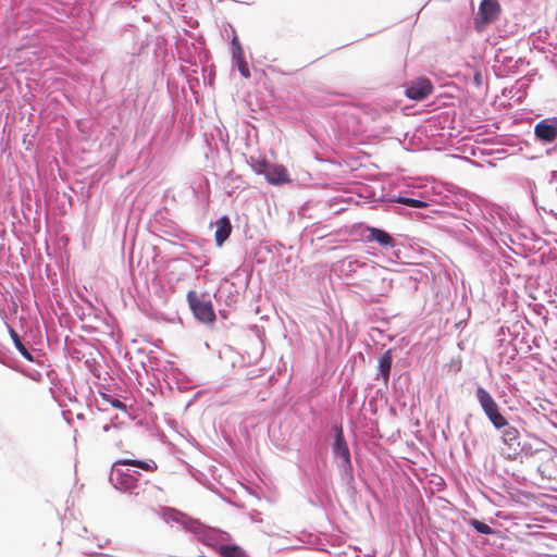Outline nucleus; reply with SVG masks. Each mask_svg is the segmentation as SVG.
Returning a JSON list of instances; mask_svg holds the SVG:
<instances>
[{
    "instance_id": "cd10ccee",
    "label": "nucleus",
    "mask_w": 557,
    "mask_h": 557,
    "mask_svg": "<svg viewBox=\"0 0 557 557\" xmlns=\"http://www.w3.org/2000/svg\"><path fill=\"white\" fill-rule=\"evenodd\" d=\"M549 178H548V187L550 189L552 194H555L557 197V171L549 172Z\"/></svg>"
},
{
    "instance_id": "e433bc0d",
    "label": "nucleus",
    "mask_w": 557,
    "mask_h": 557,
    "mask_svg": "<svg viewBox=\"0 0 557 557\" xmlns=\"http://www.w3.org/2000/svg\"><path fill=\"white\" fill-rule=\"evenodd\" d=\"M519 327H520V325H519L518 323H515V324L512 325V329H513V331H515V332H517V330H518Z\"/></svg>"
},
{
    "instance_id": "f03ea898",
    "label": "nucleus",
    "mask_w": 557,
    "mask_h": 557,
    "mask_svg": "<svg viewBox=\"0 0 557 557\" xmlns=\"http://www.w3.org/2000/svg\"><path fill=\"white\" fill-rule=\"evenodd\" d=\"M475 398L480 404L487 420L496 430H503L502 440L508 449L515 454V451H521L519 447L520 442L523 440L518 429L509 425L507 419L503 416L499 407L493 396L483 386H478L475 389Z\"/></svg>"
},
{
    "instance_id": "1a4fd4ad",
    "label": "nucleus",
    "mask_w": 557,
    "mask_h": 557,
    "mask_svg": "<svg viewBox=\"0 0 557 557\" xmlns=\"http://www.w3.org/2000/svg\"><path fill=\"white\" fill-rule=\"evenodd\" d=\"M151 387H147V393L150 396L144 397L141 394V413H145V420L156 421L159 420L158 413L153 408L162 401V393L158 389V386L154 383H150ZM144 424V419H141V425Z\"/></svg>"
},
{
    "instance_id": "bb28decb",
    "label": "nucleus",
    "mask_w": 557,
    "mask_h": 557,
    "mask_svg": "<svg viewBox=\"0 0 557 557\" xmlns=\"http://www.w3.org/2000/svg\"><path fill=\"white\" fill-rule=\"evenodd\" d=\"M519 447L521 448V451H515L513 457L518 455L532 456L540 450L539 447H533L530 442L524 440L520 442Z\"/></svg>"
},
{
    "instance_id": "9d476101",
    "label": "nucleus",
    "mask_w": 557,
    "mask_h": 557,
    "mask_svg": "<svg viewBox=\"0 0 557 557\" xmlns=\"http://www.w3.org/2000/svg\"><path fill=\"white\" fill-rule=\"evenodd\" d=\"M534 135L544 144L557 140V117H546L537 122L534 126Z\"/></svg>"
},
{
    "instance_id": "f8f14e48",
    "label": "nucleus",
    "mask_w": 557,
    "mask_h": 557,
    "mask_svg": "<svg viewBox=\"0 0 557 557\" xmlns=\"http://www.w3.org/2000/svg\"><path fill=\"white\" fill-rule=\"evenodd\" d=\"M387 202L392 205H399V207H395V209L400 214L408 213L407 209H422L429 207V203L424 200L403 195L392 196L387 199Z\"/></svg>"
},
{
    "instance_id": "4be33fe9",
    "label": "nucleus",
    "mask_w": 557,
    "mask_h": 557,
    "mask_svg": "<svg viewBox=\"0 0 557 557\" xmlns=\"http://www.w3.org/2000/svg\"><path fill=\"white\" fill-rule=\"evenodd\" d=\"M216 552L221 557H245L246 556L245 550L235 544L220 545V546H218Z\"/></svg>"
},
{
    "instance_id": "412c9836",
    "label": "nucleus",
    "mask_w": 557,
    "mask_h": 557,
    "mask_svg": "<svg viewBox=\"0 0 557 557\" xmlns=\"http://www.w3.org/2000/svg\"><path fill=\"white\" fill-rule=\"evenodd\" d=\"M339 462L337 463L341 476L344 481L347 483H350L354 481V469H352V462L351 457L338 459Z\"/></svg>"
},
{
    "instance_id": "423d86ee",
    "label": "nucleus",
    "mask_w": 557,
    "mask_h": 557,
    "mask_svg": "<svg viewBox=\"0 0 557 557\" xmlns=\"http://www.w3.org/2000/svg\"><path fill=\"white\" fill-rule=\"evenodd\" d=\"M456 207L458 211L457 218L461 220V222H458L454 226H449L447 228V232L454 236L458 242L461 244L468 246L469 248L479 251L481 248V245L478 240V237L475 235L476 230L475 227L469 223L467 220L462 219V216H466L469 219V214L467 212H461L459 210L458 200L456 201Z\"/></svg>"
},
{
    "instance_id": "6ab92c4d",
    "label": "nucleus",
    "mask_w": 557,
    "mask_h": 557,
    "mask_svg": "<svg viewBox=\"0 0 557 557\" xmlns=\"http://www.w3.org/2000/svg\"><path fill=\"white\" fill-rule=\"evenodd\" d=\"M190 188L196 198L205 199L209 197V182L203 175H196L190 182Z\"/></svg>"
},
{
    "instance_id": "0eeeda50",
    "label": "nucleus",
    "mask_w": 557,
    "mask_h": 557,
    "mask_svg": "<svg viewBox=\"0 0 557 557\" xmlns=\"http://www.w3.org/2000/svg\"><path fill=\"white\" fill-rule=\"evenodd\" d=\"M187 301L194 317L201 323H213L215 313L209 295L189 290Z\"/></svg>"
},
{
    "instance_id": "2eb2a0df",
    "label": "nucleus",
    "mask_w": 557,
    "mask_h": 557,
    "mask_svg": "<svg viewBox=\"0 0 557 557\" xmlns=\"http://www.w3.org/2000/svg\"><path fill=\"white\" fill-rule=\"evenodd\" d=\"M231 50L233 62L236 64L240 75L245 78H249L250 71L244 58V51L237 36H234L231 41Z\"/></svg>"
},
{
    "instance_id": "2f4dec72",
    "label": "nucleus",
    "mask_w": 557,
    "mask_h": 557,
    "mask_svg": "<svg viewBox=\"0 0 557 557\" xmlns=\"http://www.w3.org/2000/svg\"><path fill=\"white\" fill-rule=\"evenodd\" d=\"M473 78L476 86L482 84V74L480 72H475Z\"/></svg>"
},
{
    "instance_id": "473e14b6",
    "label": "nucleus",
    "mask_w": 557,
    "mask_h": 557,
    "mask_svg": "<svg viewBox=\"0 0 557 557\" xmlns=\"http://www.w3.org/2000/svg\"><path fill=\"white\" fill-rule=\"evenodd\" d=\"M150 487H151V490H153L156 492V494H162V490L160 487H158L156 485H151Z\"/></svg>"
},
{
    "instance_id": "dca6fc26",
    "label": "nucleus",
    "mask_w": 557,
    "mask_h": 557,
    "mask_svg": "<svg viewBox=\"0 0 557 557\" xmlns=\"http://www.w3.org/2000/svg\"><path fill=\"white\" fill-rule=\"evenodd\" d=\"M392 366H393L392 350L387 349L379 358L377 373L375 375V380H382L383 383L385 385H387V383L389 381Z\"/></svg>"
},
{
    "instance_id": "20e7f679",
    "label": "nucleus",
    "mask_w": 557,
    "mask_h": 557,
    "mask_svg": "<svg viewBox=\"0 0 557 557\" xmlns=\"http://www.w3.org/2000/svg\"><path fill=\"white\" fill-rule=\"evenodd\" d=\"M129 467L139 468L138 459H121L114 462L110 481L122 491H133L137 487V471H132Z\"/></svg>"
},
{
    "instance_id": "c85d7f7f",
    "label": "nucleus",
    "mask_w": 557,
    "mask_h": 557,
    "mask_svg": "<svg viewBox=\"0 0 557 557\" xmlns=\"http://www.w3.org/2000/svg\"><path fill=\"white\" fill-rule=\"evenodd\" d=\"M140 468H141V471H154V470H157L158 466L154 460L147 459V460H141Z\"/></svg>"
},
{
    "instance_id": "4468645a",
    "label": "nucleus",
    "mask_w": 557,
    "mask_h": 557,
    "mask_svg": "<svg viewBox=\"0 0 557 557\" xmlns=\"http://www.w3.org/2000/svg\"><path fill=\"white\" fill-rule=\"evenodd\" d=\"M333 430L334 440L332 443V454L334 459L337 460L351 457L342 425H334Z\"/></svg>"
},
{
    "instance_id": "7ed1b4c3",
    "label": "nucleus",
    "mask_w": 557,
    "mask_h": 557,
    "mask_svg": "<svg viewBox=\"0 0 557 557\" xmlns=\"http://www.w3.org/2000/svg\"><path fill=\"white\" fill-rule=\"evenodd\" d=\"M148 114L149 112L146 113L144 125L147 126L148 132L152 131L153 135L147 147L146 162L148 166L159 171L163 165L168 151L171 127L166 121H161L160 119L154 121V114L148 123Z\"/></svg>"
},
{
    "instance_id": "f3484780",
    "label": "nucleus",
    "mask_w": 557,
    "mask_h": 557,
    "mask_svg": "<svg viewBox=\"0 0 557 557\" xmlns=\"http://www.w3.org/2000/svg\"><path fill=\"white\" fill-rule=\"evenodd\" d=\"M267 182L271 185H282L289 182L287 171L282 165L270 164L264 173Z\"/></svg>"
},
{
    "instance_id": "c9c22d12",
    "label": "nucleus",
    "mask_w": 557,
    "mask_h": 557,
    "mask_svg": "<svg viewBox=\"0 0 557 557\" xmlns=\"http://www.w3.org/2000/svg\"><path fill=\"white\" fill-rule=\"evenodd\" d=\"M533 440H534L537 444H541V445H542V444H544V442H543L541 438L536 437V436H534V437H533Z\"/></svg>"
},
{
    "instance_id": "c756f323",
    "label": "nucleus",
    "mask_w": 557,
    "mask_h": 557,
    "mask_svg": "<svg viewBox=\"0 0 557 557\" xmlns=\"http://www.w3.org/2000/svg\"><path fill=\"white\" fill-rule=\"evenodd\" d=\"M511 344L515 348V351H518L519 349H522V347H519L520 344H528V341H525L524 336H522L520 339H519V334L517 333L512 339H511Z\"/></svg>"
},
{
    "instance_id": "b1692460",
    "label": "nucleus",
    "mask_w": 557,
    "mask_h": 557,
    "mask_svg": "<svg viewBox=\"0 0 557 557\" xmlns=\"http://www.w3.org/2000/svg\"><path fill=\"white\" fill-rule=\"evenodd\" d=\"M145 312V314L158 322H165V323H173L177 319L176 314L165 315L164 313L157 312V311H150L147 312L145 308L141 306V313Z\"/></svg>"
},
{
    "instance_id": "a211bd4d",
    "label": "nucleus",
    "mask_w": 557,
    "mask_h": 557,
    "mask_svg": "<svg viewBox=\"0 0 557 557\" xmlns=\"http://www.w3.org/2000/svg\"><path fill=\"white\" fill-rule=\"evenodd\" d=\"M231 232H232V224H231L230 218L227 215L221 216L215 222L214 238H215L216 246L221 247L225 243V240L230 237Z\"/></svg>"
},
{
    "instance_id": "f704fd0d",
    "label": "nucleus",
    "mask_w": 557,
    "mask_h": 557,
    "mask_svg": "<svg viewBox=\"0 0 557 557\" xmlns=\"http://www.w3.org/2000/svg\"><path fill=\"white\" fill-rule=\"evenodd\" d=\"M152 42V36L147 35L146 45L149 46Z\"/></svg>"
},
{
    "instance_id": "9b49d317",
    "label": "nucleus",
    "mask_w": 557,
    "mask_h": 557,
    "mask_svg": "<svg viewBox=\"0 0 557 557\" xmlns=\"http://www.w3.org/2000/svg\"><path fill=\"white\" fill-rule=\"evenodd\" d=\"M500 14V5L496 0H482L475 17L476 24H490L495 22Z\"/></svg>"
},
{
    "instance_id": "6e6552de",
    "label": "nucleus",
    "mask_w": 557,
    "mask_h": 557,
    "mask_svg": "<svg viewBox=\"0 0 557 557\" xmlns=\"http://www.w3.org/2000/svg\"><path fill=\"white\" fill-rule=\"evenodd\" d=\"M361 236L366 243H376L385 250H392L396 247V239L383 228L364 226Z\"/></svg>"
},
{
    "instance_id": "7c9ffc66",
    "label": "nucleus",
    "mask_w": 557,
    "mask_h": 557,
    "mask_svg": "<svg viewBox=\"0 0 557 557\" xmlns=\"http://www.w3.org/2000/svg\"><path fill=\"white\" fill-rule=\"evenodd\" d=\"M366 265V263L360 262L358 260L348 261L347 263L348 271H357L358 268H362Z\"/></svg>"
},
{
    "instance_id": "4c0bfd02",
    "label": "nucleus",
    "mask_w": 557,
    "mask_h": 557,
    "mask_svg": "<svg viewBox=\"0 0 557 557\" xmlns=\"http://www.w3.org/2000/svg\"><path fill=\"white\" fill-rule=\"evenodd\" d=\"M554 149H557V145L554 148H552V149H547L546 153L549 154Z\"/></svg>"
},
{
    "instance_id": "f257e3e1",
    "label": "nucleus",
    "mask_w": 557,
    "mask_h": 557,
    "mask_svg": "<svg viewBox=\"0 0 557 557\" xmlns=\"http://www.w3.org/2000/svg\"><path fill=\"white\" fill-rule=\"evenodd\" d=\"M458 206L461 212L469 214V219L466 216L462 219L471 223L481 236L488 235L493 238L516 226V219L502 208L486 207L482 209L476 202L467 198L458 199Z\"/></svg>"
},
{
    "instance_id": "393cba45",
    "label": "nucleus",
    "mask_w": 557,
    "mask_h": 557,
    "mask_svg": "<svg viewBox=\"0 0 557 557\" xmlns=\"http://www.w3.org/2000/svg\"><path fill=\"white\" fill-rule=\"evenodd\" d=\"M469 524L480 534L490 535L494 533V530L488 524L478 519H470Z\"/></svg>"
},
{
    "instance_id": "5701e85b",
    "label": "nucleus",
    "mask_w": 557,
    "mask_h": 557,
    "mask_svg": "<svg viewBox=\"0 0 557 557\" xmlns=\"http://www.w3.org/2000/svg\"><path fill=\"white\" fill-rule=\"evenodd\" d=\"M248 164L251 166L252 171L256 174L264 175V173L268 169L269 162L265 159L251 156L248 160Z\"/></svg>"
},
{
    "instance_id": "58836bf2",
    "label": "nucleus",
    "mask_w": 557,
    "mask_h": 557,
    "mask_svg": "<svg viewBox=\"0 0 557 557\" xmlns=\"http://www.w3.org/2000/svg\"><path fill=\"white\" fill-rule=\"evenodd\" d=\"M156 46H159V36H156Z\"/></svg>"
},
{
    "instance_id": "72a5a7b5",
    "label": "nucleus",
    "mask_w": 557,
    "mask_h": 557,
    "mask_svg": "<svg viewBox=\"0 0 557 557\" xmlns=\"http://www.w3.org/2000/svg\"><path fill=\"white\" fill-rule=\"evenodd\" d=\"M112 404L116 408L123 407V404L120 400H117V399H115Z\"/></svg>"
},
{
    "instance_id": "a878e982",
    "label": "nucleus",
    "mask_w": 557,
    "mask_h": 557,
    "mask_svg": "<svg viewBox=\"0 0 557 557\" xmlns=\"http://www.w3.org/2000/svg\"><path fill=\"white\" fill-rule=\"evenodd\" d=\"M11 336L14 341V344H15V347L17 348V350L21 352V355L26 358L27 360L32 361L33 360V356L30 355V352L26 349V347L24 346V344L21 342L20 339V336L16 334V332L14 330L11 329Z\"/></svg>"
},
{
    "instance_id": "aec40b11",
    "label": "nucleus",
    "mask_w": 557,
    "mask_h": 557,
    "mask_svg": "<svg viewBox=\"0 0 557 557\" xmlns=\"http://www.w3.org/2000/svg\"><path fill=\"white\" fill-rule=\"evenodd\" d=\"M147 359H148L147 362L141 360V362H140L141 369L145 371L146 375H149L151 373L152 377L157 382H160V379L163 375V372L159 368L161 361H159L156 358L150 357V356H147Z\"/></svg>"
},
{
    "instance_id": "39448f33",
    "label": "nucleus",
    "mask_w": 557,
    "mask_h": 557,
    "mask_svg": "<svg viewBox=\"0 0 557 557\" xmlns=\"http://www.w3.org/2000/svg\"><path fill=\"white\" fill-rule=\"evenodd\" d=\"M160 516L166 523L177 524L184 530L195 534L198 539H209V530L197 519H193L186 513L172 508L162 507Z\"/></svg>"
},
{
    "instance_id": "ddd939ff",
    "label": "nucleus",
    "mask_w": 557,
    "mask_h": 557,
    "mask_svg": "<svg viewBox=\"0 0 557 557\" xmlns=\"http://www.w3.org/2000/svg\"><path fill=\"white\" fill-rule=\"evenodd\" d=\"M433 90V86L428 78H419L406 87V96L416 101L425 99Z\"/></svg>"
}]
</instances>
